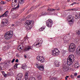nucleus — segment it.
<instances>
[{
	"mask_svg": "<svg viewBox=\"0 0 80 80\" xmlns=\"http://www.w3.org/2000/svg\"><path fill=\"white\" fill-rule=\"evenodd\" d=\"M33 21L30 20H28L26 21L24 24L25 27L27 29V30H29L32 29L33 27Z\"/></svg>",
	"mask_w": 80,
	"mask_h": 80,
	"instance_id": "nucleus-1",
	"label": "nucleus"
},
{
	"mask_svg": "<svg viewBox=\"0 0 80 80\" xmlns=\"http://www.w3.org/2000/svg\"><path fill=\"white\" fill-rule=\"evenodd\" d=\"M13 36V31H10L5 33L4 37L6 40H10L12 38Z\"/></svg>",
	"mask_w": 80,
	"mask_h": 80,
	"instance_id": "nucleus-2",
	"label": "nucleus"
},
{
	"mask_svg": "<svg viewBox=\"0 0 80 80\" xmlns=\"http://www.w3.org/2000/svg\"><path fill=\"white\" fill-rule=\"evenodd\" d=\"M75 57L73 55H70L67 59V64L68 65H72V63H73V60L74 59Z\"/></svg>",
	"mask_w": 80,
	"mask_h": 80,
	"instance_id": "nucleus-3",
	"label": "nucleus"
},
{
	"mask_svg": "<svg viewBox=\"0 0 80 80\" xmlns=\"http://www.w3.org/2000/svg\"><path fill=\"white\" fill-rule=\"evenodd\" d=\"M68 21L69 22V24L70 25H73V23H74V22L73 20V18L72 17V16L71 15H69L68 17L67 18Z\"/></svg>",
	"mask_w": 80,
	"mask_h": 80,
	"instance_id": "nucleus-4",
	"label": "nucleus"
},
{
	"mask_svg": "<svg viewBox=\"0 0 80 80\" xmlns=\"http://www.w3.org/2000/svg\"><path fill=\"white\" fill-rule=\"evenodd\" d=\"M46 25L48 27L51 28L52 26V24H53V21L52 19H49L48 20L46 21Z\"/></svg>",
	"mask_w": 80,
	"mask_h": 80,
	"instance_id": "nucleus-5",
	"label": "nucleus"
},
{
	"mask_svg": "<svg viewBox=\"0 0 80 80\" xmlns=\"http://www.w3.org/2000/svg\"><path fill=\"white\" fill-rule=\"evenodd\" d=\"M59 54V51L58 49H55L54 50L52 51V55H58Z\"/></svg>",
	"mask_w": 80,
	"mask_h": 80,
	"instance_id": "nucleus-6",
	"label": "nucleus"
},
{
	"mask_svg": "<svg viewBox=\"0 0 80 80\" xmlns=\"http://www.w3.org/2000/svg\"><path fill=\"white\" fill-rule=\"evenodd\" d=\"M8 23V20L5 19H3L1 22V24L3 27H4V26H7Z\"/></svg>",
	"mask_w": 80,
	"mask_h": 80,
	"instance_id": "nucleus-7",
	"label": "nucleus"
},
{
	"mask_svg": "<svg viewBox=\"0 0 80 80\" xmlns=\"http://www.w3.org/2000/svg\"><path fill=\"white\" fill-rule=\"evenodd\" d=\"M33 46H34V45H32L31 46H28L26 48H25L24 49V50L25 52H28L29 50H33Z\"/></svg>",
	"mask_w": 80,
	"mask_h": 80,
	"instance_id": "nucleus-8",
	"label": "nucleus"
},
{
	"mask_svg": "<svg viewBox=\"0 0 80 80\" xmlns=\"http://www.w3.org/2000/svg\"><path fill=\"white\" fill-rule=\"evenodd\" d=\"M37 59L38 61H40L41 63H43V62H44L45 61V59L43 58V57L42 56L37 57Z\"/></svg>",
	"mask_w": 80,
	"mask_h": 80,
	"instance_id": "nucleus-9",
	"label": "nucleus"
},
{
	"mask_svg": "<svg viewBox=\"0 0 80 80\" xmlns=\"http://www.w3.org/2000/svg\"><path fill=\"white\" fill-rule=\"evenodd\" d=\"M71 68H70L69 66H65L63 67L62 68V69L64 72H67V71H68V70H71Z\"/></svg>",
	"mask_w": 80,
	"mask_h": 80,
	"instance_id": "nucleus-10",
	"label": "nucleus"
},
{
	"mask_svg": "<svg viewBox=\"0 0 80 80\" xmlns=\"http://www.w3.org/2000/svg\"><path fill=\"white\" fill-rule=\"evenodd\" d=\"M22 74L20 73L18 74L17 76L16 80H21L22 79Z\"/></svg>",
	"mask_w": 80,
	"mask_h": 80,
	"instance_id": "nucleus-11",
	"label": "nucleus"
},
{
	"mask_svg": "<svg viewBox=\"0 0 80 80\" xmlns=\"http://www.w3.org/2000/svg\"><path fill=\"white\" fill-rule=\"evenodd\" d=\"M55 9H52L50 8H49L48 9V11H55V10H58V11H59L60 10V8H58V9L57 8H55Z\"/></svg>",
	"mask_w": 80,
	"mask_h": 80,
	"instance_id": "nucleus-12",
	"label": "nucleus"
},
{
	"mask_svg": "<svg viewBox=\"0 0 80 80\" xmlns=\"http://www.w3.org/2000/svg\"><path fill=\"white\" fill-rule=\"evenodd\" d=\"M8 11H7L3 14L1 16H0V17H7L8 16Z\"/></svg>",
	"mask_w": 80,
	"mask_h": 80,
	"instance_id": "nucleus-13",
	"label": "nucleus"
},
{
	"mask_svg": "<svg viewBox=\"0 0 80 80\" xmlns=\"http://www.w3.org/2000/svg\"><path fill=\"white\" fill-rule=\"evenodd\" d=\"M24 78L25 80H27L28 78V73L27 72H26L25 73Z\"/></svg>",
	"mask_w": 80,
	"mask_h": 80,
	"instance_id": "nucleus-14",
	"label": "nucleus"
},
{
	"mask_svg": "<svg viewBox=\"0 0 80 80\" xmlns=\"http://www.w3.org/2000/svg\"><path fill=\"white\" fill-rule=\"evenodd\" d=\"M69 47L75 49V48H76V45H75V44L72 43L70 45Z\"/></svg>",
	"mask_w": 80,
	"mask_h": 80,
	"instance_id": "nucleus-15",
	"label": "nucleus"
},
{
	"mask_svg": "<svg viewBox=\"0 0 80 80\" xmlns=\"http://www.w3.org/2000/svg\"><path fill=\"white\" fill-rule=\"evenodd\" d=\"M38 68L39 70H41L42 71L44 70V68L42 65H40L39 67H38Z\"/></svg>",
	"mask_w": 80,
	"mask_h": 80,
	"instance_id": "nucleus-16",
	"label": "nucleus"
},
{
	"mask_svg": "<svg viewBox=\"0 0 80 80\" xmlns=\"http://www.w3.org/2000/svg\"><path fill=\"white\" fill-rule=\"evenodd\" d=\"M55 66L56 67H59L60 66V62L58 61H56L55 62Z\"/></svg>",
	"mask_w": 80,
	"mask_h": 80,
	"instance_id": "nucleus-17",
	"label": "nucleus"
},
{
	"mask_svg": "<svg viewBox=\"0 0 80 80\" xmlns=\"http://www.w3.org/2000/svg\"><path fill=\"white\" fill-rule=\"evenodd\" d=\"M17 0H14V2H12V6L13 7H15V6H16V3H17Z\"/></svg>",
	"mask_w": 80,
	"mask_h": 80,
	"instance_id": "nucleus-18",
	"label": "nucleus"
},
{
	"mask_svg": "<svg viewBox=\"0 0 80 80\" xmlns=\"http://www.w3.org/2000/svg\"><path fill=\"white\" fill-rule=\"evenodd\" d=\"M34 46L37 48L40 47L41 46V43H40V42H37L34 45Z\"/></svg>",
	"mask_w": 80,
	"mask_h": 80,
	"instance_id": "nucleus-19",
	"label": "nucleus"
},
{
	"mask_svg": "<svg viewBox=\"0 0 80 80\" xmlns=\"http://www.w3.org/2000/svg\"><path fill=\"white\" fill-rule=\"evenodd\" d=\"M75 49H74L73 48H71L70 47H69V51L70 52H73Z\"/></svg>",
	"mask_w": 80,
	"mask_h": 80,
	"instance_id": "nucleus-20",
	"label": "nucleus"
},
{
	"mask_svg": "<svg viewBox=\"0 0 80 80\" xmlns=\"http://www.w3.org/2000/svg\"><path fill=\"white\" fill-rule=\"evenodd\" d=\"M18 48H19V49L22 50V49L23 48V44H20V45H19L18 46Z\"/></svg>",
	"mask_w": 80,
	"mask_h": 80,
	"instance_id": "nucleus-21",
	"label": "nucleus"
},
{
	"mask_svg": "<svg viewBox=\"0 0 80 80\" xmlns=\"http://www.w3.org/2000/svg\"><path fill=\"white\" fill-rule=\"evenodd\" d=\"M80 18V13H79L77 15H75V18L76 19H77V18Z\"/></svg>",
	"mask_w": 80,
	"mask_h": 80,
	"instance_id": "nucleus-22",
	"label": "nucleus"
},
{
	"mask_svg": "<svg viewBox=\"0 0 80 80\" xmlns=\"http://www.w3.org/2000/svg\"><path fill=\"white\" fill-rule=\"evenodd\" d=\"M19 8V4H18V5L15 8H12L11 9V10L12 11H13V10H15L16 8Z\"/></svg>",
	"mask_w": 80,
	"mask_h": 80,
	"instance_id": "nucleus-23",
	"label": "nucleus"
},
{
	"mask_svg": "<svg viewBox=\"0 0 80 80\" xmlns=\"http://www.w3.org/2000/svg\"><path fill=\"white\" fill-rule=\"evenodd\" d=\"M45 28V26H42V27H41L40 28V30L41 31V32H42V31H43V30Z\"/></svg>",
	"mask_w": 80,
	"mask_h": 80,
	"instance_id": "nucleus-24",
	"label": "nucleus"
},
{
	"mask_svg": "<svg viewBox=\"0 0 80 80\" xmlns=\"http://www.w3.org/2000/svg\"><path fill=\"white\" fill-rule=\"evenodd\" d=\"M22 68L23 69H25L27 68V65L25 64H23L22 65Z\"/></svg>",
	"mask_w": 80,
	"mask_h": 80,
	"instance_id": "nucleus-25",
	"label": "nucleus"
},
{
	"mask_svg": "<svg viewBox=\"0 0 80 80\" xmlns=\"http://www.w3.org/2000/svg\"><path fill=\"white\" fill-rule=\"evenodd\" d=\"M37 78L38 79V80H42V75H41L38 76Z\"/></svg>",
	"mask_w": 80,
	"mask_h": 80,
	"instance_id": "nucleus-26",
	"label": "nucleus"
},
{
	"mask_svg": "<svg viewBox=\"0 0 80 80\" xmlns=\"http://www.w3.org/2000/svg\"><path fill=\"white\" fill-rule=\"evenodd\" d=\"M75 68H78L79 67V63H78L75 64Z\"/></svg>",
	"mask_w": 80,
	"mask_h": 80,
	"instance_id": "nucleus-27",
	"label": "nucleus"
},
{
	"mask_svg": "<svg viewBox=\"0 0 80 80\" xmlns=\"http://www.w3.org/2000/svg\"><path fill=\"white\" fill-rule=\"evenodd\" d=\"M67 52V51L65 50H62V55H63L64 54H65L66 53V52Z\"/></svg>",
	"mask_w": 80,
	"mask_h": 80,
	"instance_id": "nucleus-28",
	"label": "nucleus"
},
{
	"mask_svg": "<svg viewBox=\"0 0 80 80\" xmlns=\"http://www.w3.org/2000/svg\"><path fill=\"white\" fill-rule=\"evenodd\" d=\"M18 17V14H16L13 16V18H17Z\"/></svg>",
	"mask_w": 80,
	"mask_h": 80,
	"instance_id": "nucleus-29",
	"label": "nucleus"
},
{
	"mask_svg": "<svg viewBox=\"0 0 80 80\" xmlns=\"http://www.w3.org/2000/svg\"><path fill=\"white\" fill-rule=\"evenodd\" d=\"M71 10H72V11H75V8L68 9L66 10V11H71Z\"/></svg>",
	"mask_w": 80,
	"mask_h": 80,
	"instance_id": "nucleus-30",
	"label": "nucleus"
},
{
	"mask_svg": "<svg viewBox=\"0 0 80 80\" xmlns=\"http://www.w3.org/2000/svg\"><path fill=\"white\" fill-rule=\"evenodd\" d=\"M40 64H39L38 63H36V66L37 68H38L40 66Z\"/></svg>",
	"mask_w": 80,
	"mask_h": 80,
	"instance_id": "nucleus-31",
	"label": "nucleus"
},
{
	"mask_svg": "<svg viewBox=\"0 0 80 80\" xmlns=\"http://www.w3.org/2000/svg\"><path fill=\"white\" fill-rule=\"evenodd\" d=\"M1 3L2 5H3L4 4H5L6 3V2H4V1H1Z\"/></svg>",
	"mask_w": 80,
	"mask_h": 80,
	"instance_id": "nucleus-32",
	"label": "nucleus"
},
{
	"mask_svg": "<svg viewBox=\"0 0 80 80\" xmlns=\"http://www.w3.org/2000/svg\"><path fill=\"white\" fill-rule=\"evenodd\" d=\"M18 65V64L16 63L14 65V68L16 69L17 68V66Z\"/></svg>",
	"mask_w": 80,
	"mask_h": 80,
	"instance_id": "nucleus-33",
	"label": "nucleus"
},
{
	"mask_svg": "<svg viewBox=\"0 0 80 80\" xmlns=\"http://www.w3.org/2000/svg\"><path fill=\"white\" fill-rule=\"evenodd\" d=\"M42 15H47V13L46 12H42Z\"/></svg>",
	"mask_w": 80,
	"mask_h": 80,
	"instance_id": "nucleus-34",
	"label": "nucleus"
},
{
	"mask_svg": "<svg viewBox=\"0 0 80 80\" xmlns=\"http://www.w3.org/2000/svg\"><path fill=\"white\" fill-rule=\"evenodd\" d=\"M3 65H2V64H0V71L2 70V68H3Z\"/></svg>",
	"mask_w": 80,
	"mask_h": 80,
	"instance_id": "nucleus-35",
	"label": "nucleus"
},
{
	"mask_svg": "<svg viewBox=\"0 0 80 80\" xmlns=\"http://www.w3.org/2000/svg\"><path fill=\"white\" fill-rule=\"evenodd\" d=\"M64 43H68L69 41V40H64Z\"/></svg>",
	"mask_w": 80,
	"mask_h": 80,
	"instance_id": "nucleus-36",
	"label": "nucleus"
},
{
	"mask_svg": "<svg viewBox=\"0 0 80 80\" xmlns=\"http://www.w3.org/2000/svg\"><path fill=\"white\" fill-rule=\"evenodd\" d=\"M23 2H24V0H21L19 3L21 4H22V3H23Z\"/></svg>",
	"mask_w": 80,
	"mask_h": 80,
	"instance_id": "nucleus-37",
	"label": "nucleus"
},
{
	"mask_svg": "<svg viewBox=\"0 0 80 80\" xmlns=\"http://www.w3.org/2000/svg\"><path fill=\"white\" fill-rule=\"evenodd\" d=\"M15 23L16 25H18V24H19L20 23V22L18 21H17L15 22Z\"/></svg>",
	"mask_w": 80,
	"mask_h": 80,
	"instance_id": "nucleus-38",
	"label": "nucleus"
},
{
	"mask_svg": "<svg viewBox=\"0 0 80 80\" xmlns=\"http://www.w3.org/2000/svg\"><path fill=\"white\" fill-rule=\"evenodd\" d=\"M75 4H78V3H77L76 2H73L71 4V5H75Z\"/></svg>",
	"mask_w": 80,
	"mask_h": 80,
	"instance_id": "nucleus-39",
	"label": "nucleus"
},
{
	"mask_svg": "<svg viewBox=\"0 0 80 80\" xmlns=\"http://www.w3.org/2000/svg\"><path fill=\"white\" fill-rule=\"evenodd\" d=\"M77 33L78 34V35H80V31H78L77 32Z\"/></svg>",
	"mask_w": 80,
	"mask_h": 80,
	"instance_id": "nucleus-40",
	"label": "nucleus"
},
{
	"mask_svg": "<svg viewBox=\"0 0 80 80\" xmlns=\"http://www.w3.org/2000/svg\"><path fill=\"white\" fill-rule=\"evenodd\" d=\"M15 60V59H13L12 61L11 62V63H13Z\"/></svg>",
	"mask_w": 80,
	"mask_h": 80,
	"instance_id": "nucleus-41",
	"label": "nucleus"
},
{
	"mask_svg": "<svg viewBox=\"0 0 80 80\" xmlns=\"http://www.w3.org/2000/svg\"><path fill=\"white\" fill-rule=\"evenodd\" d=\"M39 7V5H38L36 6V7H35L34 8V9H35L36 8H37V7Z\"/></svg>",
	"mask_w": 80,
	"mask_h": 80,
	"instance_id": "nucleus-42",
	"label": "nucleus"
},
{
	"mask_svg": "<svg viewBox=\"0 0 80 80\" xmlns=\"http://www.w3.org/2000/svg\"><path fill=\"white\" fill-rule=\"evenodd\" d=\"M3 76L4 77H6L7 76V75L6 74H5L3 75Z\"/></svg>",
	"mask_w": 80,
	"mask_h": 80,
	"instance_id": "nucleus-43",
	"label": "nucleus"
},
{
	"mask_svg": "<svg viewBox=\"0 0 80 80\" xmlns=\"http://www.w3.org/2000/svg\"><path fill=\"white\" fill-rule=\"evenodd\" d=\"M2 73L3 75L5 74V72H4V71H2Z\"/></svg>",
	"mask_w": 80,
	"mask_h": 80,
	"instance_id": "nucleus-44",
	"label": "nucleus"
},
{
	"mask_svg": "<svg viewBox=\"0 0 80 80\" xmlns=\"http://www.w3.org/2000/svg\"><path fill=\"white\" fill-rule=\"evenodd\" d=\"M78 74L77 73H74V76H77Z\"/></svg>",
	"mask_w": 80,
	"mask_h": 80,
	"instance_id": "nucleus-45",
	"label": "nucleus"
},
{
	"mask_svg": "<svg viewBox=\"0 0 80 80\" xmlns=\"http://www.w3.org/2000/svg\"><path fill=\"white\" fill-rule=\"evenodd\" d=\"M16 62H18V59H16V60L15 61Z\"/></svg>",
	"mask_w": 80,
	"mask_h": 80,
	"instance_id": "nucleus-46",
	"label": "nucleus"
},
{
	"mask_svg": "<svg viewBox=\"0 0 80 80\" xmlns=\"http://www.w3.org/2000/svg\"><path fill=\"white\" fill-rule=\"evenodd\" d=\"M34 8L33 7H32V8H31V10H33Z\"/></svg>",
	"mask_w": 80,
	"mask_h": 80,
	"instance_id": "nucleus-47",
	"label": "nucleus"
},
{
	"mask_svg": "<svg viewBox=\"0 0 80 80\" xmlns=\"http://www.w3.org/2000/svg\"><path fill=\"white\" fill-rule=\"evenodd\" d=\"M39 15L40 16H43V14H42V13H41L39 14Z\"/></svg>",
	"mask_w": 80,
	"mask_h": 80,
	"instance_id": "nucleus-48",
	"label": "nucleus"
},
{
	"mask_svg": "<svg viewBox=\"0 0 80 80\" xmlns=\"http://www.w3.org/2000/svg\"><path fill=\"white\" fill-rule=\"evenodd\" d=\"M74 76H73V75H71V77L72 78H73Z\"/></svg>",
	"mask_w": 80,
	"mask_h": 80,
	"instance_id": "nucleus-49",
	"label": "nucleus"
},
{
	"mask_svg": "<svg viewBox=\"0 0 80 80\" xmlns=\"http://www.w3.org/2000/svg\"><path fill=\"white\" fill-rule=\"evenodd\" d=\"M77 78H80V75H78L77 77Z\"/></svg>",
	"mask_w": 80,
	"mask_h": 80,
	"instance_id": "nucleus-50",
	"label": "nucleus"
},
{
	"mask_svg": "<svg viewBox=\"0 0 80 80\" xmlns=\"http://www.w3.org/2000/svg\"><path fill=\"white\" fill-rule=\"evenodd\" d=\"M78 53H79L78 54V55L79 57H80V52H78Z\"/></svg>",
	"mask_w": 80,
	"mask_h": 80,
	"instance_id": "nucleus-51",
	"label": "nucleus"
},
{
	"mask_svg": "<svg viewBox=\"0 0 80 80\" xmlns=\"http://www.w3.org/2000/svg\"><path fill=\"white\" fill-rule=\"evenodd\" d=\"M78 9L77 8H74V11L75 10V11H77Z\"/></svg>",
	"mask_w": 80,
	"mask_h": 80,
	"instance_id": "nucleus-52",
	"label": "nucleus"
},
{
	"mask_svg": "<svg viewBox=\"0 0 80 80\" xmlns=\"http://www.w3.org/2000/svg\"><path fill=\"white\" fill-rule=\"evenodd\" d=\"M24 57L25 58H27V56L26 55H24Z\"/></svg>",
	"mask_w": 80,
	"mask_h": 80,
	"instance_id": "nucleus-53",
	"label": "nucleus"
},
{
	"mask_svg": "<svg viewBox=\"0 0 80 80\" xmlns=\"http://www.w3.org/2000/svg\"><path fill=\"white\" fill-rule=\"evenodd\" d=\"M12 27H14V26H15V24H12Z\"/></svg>",
	"mask_w": 80,
	"mask_h": 80,
	"instance_id": "nucleus-54",
	"label": "nucleus"
},
{
	"mask_svg": "<svg viewBox=\"0 0 80 80\" xmlns=\"http://www.w3.org/2000/svg\"><path fill=\"white\" fill-rule=\"evenodd\" d=\"M24 10H25V9H22L21 11L23 12V11H24Z\"/></svg>",
	"mask_w": 80,
	"mask_h": 80,
	"instance_id": "nucleus-55",
	"label": "nucleus"
},
{
	"mask_svg": "<svg viewBox=\"0 0 80 80\" xmlns=\"http://www.w3.org/2000/svg\"><path fill=\"white\" fill-rule=\"evenodd\" d=\"M51 80H55V78H53L51 79Z\"/></svg>",
	"mask_w": 80,
	"mask_h": 80,
	"instance_id": "nucleus-56",
	"label": "nucleus"
},
{
	"mask_svg": "<svg viewBox=\"0 0 80 80\" xmlns=\"http://www.w3.org/2000/svg\"><path fill=\"white\" fill-rule=\"evenodd\" d=\"M11 73L10 72H9L8 73V75H9V74H10V75H11V74H10Z\"/></svg>",
	"mask_w": 80,
	"mask_h": 80,
	"instance_id": "nucleus-57",
	"label": "nucleus"
},
{
	"mask_svg": "<svg viewBox=\"0 0 80 80\" xmlns=\"http://www.w3.org/2000/svg\"><path fill=\"white\" fill-rule=\"evenodd\" d=\"M66 77V78H68V77H69V76H67Z\"/></svg>",
	"mask_w": 80,
	"mask_h": 80,
	"instance_id": "nucleus-58",
	"label": "nucleus"
},
{
	"mask_svg": "<svg viewBox=\"0 0 80 80\" xmlns=\"http://www.w3.org/2000/svg\"><path fill=\"white\" fill-rule=\"evenodd\" d=\"M65 80H67V78L66 77H65Z\"/></svg>",
	"mask_w": 80,
	"mask_h": 80,
	"instance_id": "nucleus-59",
	"label": "nucleus"
},
{
	"mask_svg": "<svg viewBox=\"0 0 80 80\" xmlns=\"http://www.w3.org/2000/svg\"><path fill=\"white\" fill-rule=\"evenodd\" d=\"M7 1L8 2H10V0H7Z\"/></svg>",
	"mask_w": 80,
	"mask_h": 80,
	"instance_id": "nucleus-60",
	"label": "nucleus"
},
{
	"mask_svg": "<svg viewBox=\"0 0 80 80\" xmlns=\"http://www.w3.org/2000/svg\"><path fill=\"white\" fill-rule=\"evenodd\" d=\"M1 60H2V59L0 58V62H1Z\"/></svg>",
	"mask_w": 80,
	"mask_h": 80,
	"instance_id": "nucleus-61",
	"label": "nucleus"
},
{
	"mask_svg": "<svg viewBox=\"0 0 80 80\" xmlns=\"http://www.w3.org/2000/svg\"><path fill=\"white\" fill-rule=\"evenodd\" d=\"M24 39L25 40V39H27V38H26V37H25V38H24Z\"/></svg>",
	"mask_w": 80,
	"mask_h": 80,
	"instance_id": "nucleus-62",
	"label": "nucleus"
},
{
	"mask_svg": "<svg viewBox=\"0 0 80 80\" xmlns=\"http://www.w3.org/2000/svg\"><path fill=\"white\" fill-rule=\"evenodd\" d=\"M5 48H6V46L4 47V49Z\"/></svg>",
	"mask_w": 80,
	"mask_h": 80,
	"instance_id": "nucleus-63",
	"label": "nucleus"
},
{
	"mask_svg": "<svg viewBox=\"0 0 80 80\" xmlns=\"http://www.w3.org/2000/svg\"><path fill=\"white\" fill-rule=\"evenodd\" d=\"M67 1H68V2H70V0H67Z\"/></svg>",
	"mask_w": 80,
	"mask_h": 80,
	"instance_id": "nucleus-64",
	"label": "nucleus"
}]
</instances>
